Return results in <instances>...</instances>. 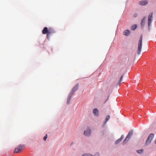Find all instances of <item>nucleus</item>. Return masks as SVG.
<instances>
[{
	"label": "nucleus",
	"mask_w": 156,
	"mask_h": 156,
	"mask_svg": "<svg viewBox=\"0 0 156 156\" xmlns=\"http://www.w3.org/2000/svg\"><path fill=\"white\" fill-rule=\"evenodd\" d=\"M143 39V36L141 35L140 36L138 44V48L137 50V53L138 54H140V53L142 45V41Z\"/></svg>",
	"instance_id": "obj_1"
},
{
	"label": "nucleus",
	"mask_w": 156,
	"mask_h": 156,
	"mask_svg": "<svg viewBox=\"0 0 156 156\" xmlns=\"http://www.w3.org/2000/svg\"><path fill=\"white\" fill-rule=\"evenodd\" d=\"M154 136V135L153 133H151L149 135L145 142V144L146 145H147L151 143Z\"/></svg>",
	"instance_id": "obj_2"
},
{
	"label": "nucleus",
	"mask_w": 156,
	"mask_h": 156,
	"mask_svg": "<svg viewBox=\"0 0 156 156\" xmlns=\"http://www.w3.org/2000/svg\"><path fill=\"white\" fill-rule=\"evenodd\" d=\"M153 12H151L149 15L148 17V24L149 27L151 25V23L153 19Z\"/></svg>",
	"instance_id": "obj_3"
},
{
	"label": "nucleus",
	"mask_w": 156,
	"mask_h": 156,
	"mask_svg": "<svg viewBox=\"0 0 156 156\" xmlns=\"http://www.w3.org/2000/svg\"><path fill=\"white\" fill-rule=\"evenodd\" d=\"M55 33V31L53 29L51 28H49L48 30V32L47 34V38L48 39L49 36L50 35L52 34Z\"/></svg>",
	"instance_id": "obj_4"
},
{
	"label": "nucleus",
	"mask_w": 156,
	"mask_h": 156,
	"mask_svg": "<svg viewBox=\"0 0 156 156\" xmlns=\"http://www.w3.org/2000/svg\"><path fill=\"white\" fill-rule=\"evenodd\" d=\"M79 87L78 84H76L72 89L70 94L73 95V93L75 92L78 89Z\"/></svg>",
	"instance_id": "obj_5"
},
{
	"label": "nucleus",
	"mask_w": 156,
	"mask_h": 156,
	"mask_svg": "<svg viewBox=\"0 0 156 156\" xmlns=\"http://www.w3.org/2000/svg\"><path fill=\"white\" fill-rule=\"evenodd\" d=\"M91 130L89 129H87L86 130L84 131V134L87 136H89L91 134Z\"/></svg>",
	"instance_id": "obj_6"
},
{
	"label": "nucleus",
	"mask_w": 156,
	"mask_h": 156,
	"mask_svg": "<svg viewBox=\"0 0 156 156\" xmlns=\"http://www.w3.org/2000/svg\"><path fill=\"white\" fill-rule=\"evenodd\" d=\"M138 3L140 5H144L148 3V2L147 0H144L140 1Z\"/></svg>",
	"instance_id": "obj_7"
},
{
	"label": "nucleus",
	"mask_w": 156,
	"mask_h": 156,
	"mask_svg": "<svg viewBox=\"0 0 156 156\" xmlns=\"http://www.w3.org/2000/svg\"><path fill=\"white\" fill-rule=\"evenodd\" d=\"M93 113L94 114L97 116H98L99 114V111L97 108H94L93 110Z\"/></svg>",
	"instance_id": "obj_8"
},
{
	"label": "nucleus",
	"mask_w": 156,
	"mask_h": 156,
	"mask_svg": "<svg viewBox=\"0 0 156 156\" xmlns=\"http://www.w3.org/2000/svg\"><path fill=\"white\" fill-rule=\"evenodd\" d=\"M48 28L47 27H44L42 31V33L43 34H47L48 31Z\"/></svg>",
	"instance_id": "obj_9"
},
{
	"label": "nucleus",
	"mask_w": 156,
	"mask_h": 156,
	"mask_svg": "<svg viewBox=\"0 0 156 156\" xmlns=\"http://www.w3.org/2000/svg\"><path fill=\"white\" fill-rule=\"evenodd\" d=\"M72 95H72L71 94H69L68 96V98H67V104H69V102L71 100V98Z\"/></svg>",
	"instance_id": "obj_10"
},
{
	"label": "nucleus",
	"mask_w": 156,
	"mask_h": 156,
	"mask_svg": "<svg viewBox=\"0 0 156 156\" xmlns=\"http://www.w3.org/2000/svg\"><path fill=\"white\" fill-rule=\"evenodd\" d=\"M130 33L129 31L128 30H125L123 32V34L126 36H128Z\"/></svg>",
	"instance_id": "obj_11"
},
{
	"label": "nucleus",
	"mask_w": 156,
	"mask_h": 156,
	"mask_svg": "<svg viewBox=\"0 0 156 156\" xmlns=\"http://www.w3.org/2000/svg\"><path fill=\"white\" fill-rule=\"evenodd\" d=\"M145 20L146 17H144L142 20L141 23V25L142 26H143L144 25L145 23Z\"/></svg>",
	"instance_id": "obj_12"
},
{
	"label": "nucleus",
	"mask_w": 156,
	"mask_h": 156,
	"mask_svg": "<svg viewBox=\"0 0 156 156\" xmlns=\"http://www.w3.org/2000/svg\"><path fill=\"white\" fill-rule=\"evenodd\" d=\"M133 130H130L127 136L128 137H129V138H130L132 136V135H133Z\"/></svg>",
	"instance_id": "obj_13"
},
{
	"label": "nucleus",
	"mask_w": 156,
	"mask_h": 156,
	"mask_svg": "<svg viewBox=\"0 0 156 156\" xmlns=\"http://www.w3.org/2000/svg\"><path fill=\"white\" fill-rule=\"evenodd\" d=\"M129 139L130 138L127 136L126 138L124 140V141H123V144H126L127 142L128 141H129Z\"/></svg>",
	"instance_id": "obj_14"
},
{
	"label": "nucleus",
	"mask_w": 156,
	"mask_h": 156,
	"mask_svg": "<svg viewBox=\"0 0 156 156\" xmlns=\"http://www.w3.org/2000/svg\"><path fill=\"white\" fill-rule=\"evenodd\" d=\"M137 25L136 24H134L132 25L131 27V29L132 30H134L137 27Z\"/></svg>",
	"instance_id": "obj_15"
},
{
	"label": "nucleus",
	"mask_w": 156,
	"mask_h": 156,
	"mask_svg": "<svg viewBox=\"0 0 156 156\" xmlns=\"http://www.w3.org/2000/svg\"><path fill=\"white\" fill-rule=\"evenodd\" d=\"M20 151V148H16L13 152L14 153H18Z\"/></svg>",
	"instance_id": "obj_16"
},
{
	"label": "nucleus",
	"mask_w": 156,
	"mask_h": 156,
	"mask_svg": "<svg viewBox=\"0 0 156 156\" xmlns=\"http://www.w3.org/2000/svg\"><path fill=\"white\" fill-rule=\"evenodd\" d=\"M25 147V145L24 144L22 145H20V151H21V150L23 149Z\"/></svg>",
	"instance_id": "obj_17"
},
{
	"label": "nucleus",
	"mask_w": 156,
	"mask_h": 156,
	"mask_svg": "<svg viewBox=\"0 0 156 156\" xmlns=\"http://www.w3.org/2000/svg\"><path fill=\"white\" fill-rule=\"evenodd\" d=\"M143 151V150H139L137 151V152L139 154H141L142 153Z\"/></svg>",
	"instance_id": "obj_18"
},
{
	"label": "nucleus",
	"mask_w": 156,
	"mask_h": 156,
	"mask_svg": "<svg viewBox=\"0 0 156 156\" xmlns=\"http://www.w3.org/2000/svg\"><path fill=\"white\" fill-rule=\"evenodd\" d=\"M110 118V116L108 115L107 116L106 118V121L105 122H106L107 121H108V120Z\"/></svg>",
	"instance_id": "obj_19"
},
{
	"label": "nucleus",
	"mask_w": 156,
	"mask_h": 156,
	"mask_svg": "<svg viewBox=\"0 0 156 156\" xmlns=\"http://www.w3.org/2000/svg\"><path fill=\"white\" fill-rule=\"evenodd\" d=\"M121 141L119 139L115 141V144H117Z\"/></svg>",
	"instance_id": "obj_20"
},
{
	"label": "nucleus",
	"mask_w": 156,
	"mask_h": 156,
	"mask_svg": "<svg viewBox=\"0 0 156 156\" xmlns=\"http://www.w3.org/2000/svg\"><path fill=\"white\" fill-rule=\"evenodd\" d=\"M83 156H93L92 155L90 154H83Z\"/></svg>",
	"instance_id": "obj_21"
},
{
	"label": "nucleus",
	"mask_w": 156,
	"mask_h": 156,
	"mask_svg": "<svg viewBox=\"0 0 156 156\" xmlns=\"http://www.w3.org/2000/svg\"><path fill=\"white\" fill-rule=\"evenodd\" d=\"M47 138V135L46 134V135L44 137V140L45 141Z\"/></svg>",
	"instance_id": "obj_22"
},
{
	"label": "nucleus",
	"mask_w": 156,
	"mask_h": 156,
	"mask_svg": "<svg viewBox=\"0 0 156 156\" xmlns=\"http://www.w3.org/2000/svg\"><path fill=\"white\" fill-rule=\"evenodd\" d=\"M124 138V136L123 135H122L120 138L119 139L121 141Z\"/></svg>",
	"instance_id": "obj_23"
},
{
	"label": "nucleus",
	"mask_w": 156,
	"mask_h": 156,
	"mask_svg": "<svg viewBox=\"0 0 156 156\" xmlns=\"http://www.w3.org/2000/svg\"><path fill=\"white\" fill-rule=\"evenodd\" d=\"M123 77V76H122L120 78V80L119 81V83L121 82L122 81V79Z\"/></svg>",
	"instance_id": "obj_24"
},
{
	"label": "nucleus",
	"mask_w": 156,
	"mask_h": 156,
	"mask_svg": "<svg viewBox=\"0 0 156 156\" xmlns=\"http://www.w3.org/2000/svg\"><path fill=\"white\" fill-rule=\"evenodd\" d=\"M137 16V15L136 13H135L133 15V17H136Z\"/></svg>",
	"instance_id": "obj_25"
},
{
	"label": "nucleus",
	"mask_w": 156,
	"mask_h": 156,
	"mask_svg": "<svg viewBox=\"0 0 156 156\" xmlns=\"http://www.w3.org/2000/svg\"><path fill=\"white\" fill-rule=\"evenodd\" d=\"M155 143L156 144V139L155 141Z\"/></svg>",
	"instance_id": "obj_26"
}]
</instances>
